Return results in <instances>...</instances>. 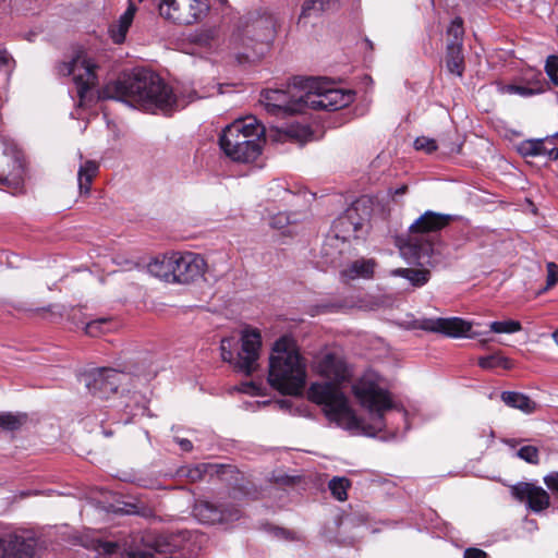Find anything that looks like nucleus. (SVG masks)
<instances>
[{"mask_svg": "<svg viewBox=\"0 0 558 558\" xmlns=\"http://www.w3.org/2000/svg\"><path fill=\"white\" fill-rule=\"evenodd\" d=\"M314 371L327 383H314L307 391L308 399L323 407L327 418L348 430H361L375 436L386 428V415L402 409L384 387L383 378L375 372H365L352 385V393L369 417V423L357 417L338 385L349 380L351 371L344 359L335 352H325L313 362Z\"/></svg>", "mask_w": 558, "mask_h": 558, "instance_id": "nucleus-1", "label": "nucleus"}, {"mask_svg": "<svg viewBox=\"0 0 558 558\" xmlns=\"http://www.w3.org/2000/svg\"><path fill=\"white\" fill-rule=\"evenodd\" d=\"M104 97L122 100L144 110H160L168 113L183 108V101L173 95L172 89L151 71L138 70L106 86Z\"/></svg>", "mask_w": 558, "mask_h": 558, "instance_id": "nucleus-2", "label": "nucleus"}, {"mask_svg": "<svg viewBox=\"0 0 558 558\" xmlns=\"http://www.w3.org/2000/svg\"><path fill=\"white\" fill-rule=\"evenodd\" d=\"M306 361L295 340L282 336L275 341L268 365V383L283 395H299L306 383Z\"/></svg>", "mask_w": 558, "mask_h": 558, "instance_id": "nucleus-3", "label": "nucleus"}, {"mask_svg": "<svg viewBox=\"0 0 558 558\" xmlns=\"http://www.w3.org/2000/svg\"><path fill=\"white\" fill-rule=\"evenodd\" d=\"M265 128L254 117L239 119L227 125L219 137L220 148L235 162L255 161L262 154Z\"/></svg>", "mask_w": 558, "mask_h": 558, "instance_id": "nucleus-4", "label": "nucleus"}, {"mask_svg": "<svg viewBox=\"0 0 558 558\" xmlns=\"http://www.w3.org/2000/svg\"><path fill=\"white\" fill-rule=\"evenodd\" d=\"M275 33L274 15L263 14L253 20L231 39V49L236 61L242 64L259 60L268 50Z\"/></svg>", "mask_w": 558, "mask_h": 558, "instance_id": "nucleus-5", "label": "nucleus"}, {"mask_svg": "<svg viewBox=\"0 0 558 558\" xmlns=\"http://www.w3.org/2000/svg\"><path fill=\"white\" fill-rule=\"evenodd\" d=\"M451 220L450 215L425 211L410 226L407 242L400 247L402 255L414 259L429 256L436 233L447 227Z\"/></svg>", "mask_w": 558, "mask_h": 558, "instance_id": "nucleus-6", "label": "nucleus"}, {"mask_svg": "<svg viewBox=\"0 0 558 558\" xmlns=\"http://www.w3.org/2000/svg\"><path fill=\"white\" fill-rule=\"evenodd\" d=\"M233 338H223L220 343L221 359L233 365V368L251 376L259 368V357L262 350V335L255 328H245L241 331V349L238 357L234 359L232 352Z\"/></svg>", "mask_w": 558, "mask_h": 558, "instance_id": "nucleus-7", "label": "nucleus"}, {"mask_svg": "<svg viewBox=\"0 0 558 558\" xmlns=\"http://www.w3.org/2000/svg\"><path fill=\"white\" fill-rule=\"evenodd\" d=\"M306 108L336 111L349 106L354 94L351 90H342L327 86L318 78H305Z\"/></svg>", "mask_w": 558, "mask_h": 558, "instance_id": "nucleus-8", "label": "nucleus"}, {"mask_svg": "<svg viewBox=\"0 0 558 558\" xmlns=\"http://www.w3.org/2000/svg\"><path fill=\"white\" fill-rule=\"evenodd\" d=\"M305 78H295L287 89H269L263 98L266 109L276 116H289L302 112L306 108Z\"/></svg>", "mask_w": 558, "mask_h": 558, "instance_id": "nucleus-9", "label": "nucleus"}, {"mask_svg": "<svg viewBox=\"0 0 558 558\" xmlns=\"http://www.w3.org/2000/svg\"><path fill=\"white\" fill-rule=\"evenodd\" d=\"M96 69V62L83 50L75 52L70 61L61 63L58 68L61 75L72 76L80 105L86 101L92 87L97 83Z\"/></svg>", "mask_w": 558, "mask_h": 558, "instance_id": "nucleus-10", "label": "nucleus"}, {"mask_svg": "<svg viewBox=\"0 0 558 558\" xmlns=\"http://www.w3.org/2000/svg\"><path fill=\"white\" fill-rule=\"evenodd\" d=\"M208 11V0H162L159 5L162 17L184 26L203 21Z\"/></svg>", "mask_w": 558, "mask_h": 558, "instance_id": "nucleus-11", "label": "nucleus"}, {"mask_svg": "<svg viewBox=\"0 0 558 558\" xmlns=\"http://www.w3.org/2000/svg\"><path fill=\"white\" fill-rule=\"evenodd\" d=\"M130 380V376L111 367L93 368L83 374L87 390L99 398H108Z\"/></svg>", "mask_w": 558, "mask_h": 558, "instance_id": "nucleus-12", "label": "nucleus"}, {"mask_svg": "<svg viewBox=\"0 0 558 558\" xmlns=\"http://www.w3.org/2000/svg\"><path fill=\"white\" fill-rule=\"evenodd\" d=\"M206 260L193 252H174V283L187 284L203 277Z\"/></svg>", "mask_w": 558, "mask_h": 558, "instance_id": "nucleus-13", "label": "nucleus"}, {"mask_svg": "<svg viewBox=\"0 0 558 558\" xmlns=\"http://www.w3.org/2000/svg\"><path fill=\"white\" fill-rule=\"evenodd\" d=\"M420 328L452 338H476L483 335L482 332H471L472 324L460 317L424 318L420 322Z\"/></svg>", "mask_w": 558, "mask_h": 558, "instance_id": "nucleus-14", "label": "nucleus"}, {"mask_svg": "<svg viewBox=\"0 0 558 558\" xmlns=\"http://www.w3.org/2000/svg\"><path fill=\"white\" fill-rule=\"evenodd\" d=\"M193 515L201 523H228L239 520L241 510L235 506H217L208 500H197L193 507Z\"/></svg>", "mask_w": 558, "mask_h": 558, "instance_id": "nucleus-15", "label": "nucleus"}, {"mask_svg": "<svg viewBox=\"0 0 558 558\" xmlns=\"http://www.w3.org/2000/svg\"><path fill=\"white\" fill-rule=\"evenodd\" d=\"M510 490L517 500L525 502L533 512H542L550 505L549 494L533 483L520 482L512 485Z\"/></svg>", "mask_w": 558, "mask_h": 558, "instance_id": "nucleus-16", "label": "nucleus"}, {"mask_svg": "<svg viewBox=\"0 0 558 558\" xmlns=\"http://www.w3.org/2000/svg\"><path fill=\"white\" fill-rule=\"evenodd\" d=\"M143 543L145 549L129 551L130 558H154L155 554H170L179 547L175 538L168 534L147 533L143 536Z\"/></svg>", "mask_w": 558, "mask_h": 558, "instance_id": "nucleus-17", "label": "nucleus"}, {"mask_svg": "<svg viewBox=\"0 0 558 558\" xmlns=\"http://www.w3.org/2000/svg\"><path fill=\"white\" fill-rule=\"evenodd\" d=\"M362 227L363 219L359 217L357 207H351L335 220L332 225L335 240H342V242H347L351 239H357Z\"/></svg>", "mask_w": 558, "mask_h": 558, "instance_id": "nucleus-18", "label": "nucleus"}, {"mask_svg": "<svg viewBox=\"0 0 558 558\" xmlns=\"http://www.w3.org/2000/svg\"><path fill=\"white\" fill-rule=\"evenodd\" d=\"M147 271L160 280L174 283V252L151 259L147 265Z\"/></svg>", "mask_w": 558, "mask_h": 558, "instance_id": "nucleus-19", "label": "nucleus"}, {"mask_svg": "<svg viewBox=\"0 0 558 558\" xmlns=\"http://www.w3.org/2000/svg\"><path fill=\"white\" fill-rule=\"evenodd\" d=\"M227 471H232V465L229 464H218V463H198L193 466H187L183 469L181 472L184 476H186L191 482H198L204 480L206 475H222Z\"/></svg>", "mask_w": 558, "mask_h": 558, "instance_id": "nucleus-20", "label": "nucleus"}, {"mask_svg": "<svg viewBox=\"0 0 558 558\" xmlns=\"http://www.w3.org/2000/svg\"><path fill=\"white\" fill-rule=\"evenodd\" d=\"M21 168L19 153L13 145L0 141V183L7 181L8 177Z\"/></svg>", "mask_w": 558, "mask_h": 558, "instance_id": "nucleus-21", "label": "nucleus"}, {"mask_svg": "<svg viewBox=\"0 0 558 558\" xmlns=\"http://www.w3.org/2000/svg\"><path fill=\"white\" fill-rule=\"evenodd\" d=\"M376 262L373 258H361L352 262L343 271L342 276L349 280L357 278L371 279L374 276Z\"/></svg>", "mask_w": 558, "mask_h": 558, "instance_id": "nucleus-22", "label": "nucleus"}, {"mask_svg": "<svg viewBox=\"0 0 558 558\" xmlns=\"http://www.w3.org/2000/svg\"><path fill=\"white\" fill-rule=\"evenodd\" d=\"M136 7L130 3L125 12L120 16L119 21L110 26L109 33L116 44H122L126 33L133 22Z\"/></svg>", "mask_w": 558, "mask_h": 558, "instance_id": "nucleus-23", "label": "nucleus"}, {"mask_svg": "<svg viewBox=\"0 0 558 558\" xmlns=\"http://www.w3.org/2000/svg\"><path fill=\"white\" fill-rule=\"evenodd\" d=\"M519 153L524 157L545 156L547 155L550 159L556 160L558 158V149L551 148L546 149L544 140H526L519 145Z\"/></svg>", "mask_w": 558, "mask_h": 558, "instance_id": "nucleus-24", "label": "nucleus"}, {"mask_svg": "<svg viewBox=\"0 0 558 558\" xmlns=\"http://www.w3.org/2000/svg\"><path fill=\"white\" fill-rule=\"evenodd\" d=\"M312 136L310 128L301 124H291L278 130V140L282 142L291 141L303 145Z\"/></svg>", "mask_w": 558, "mask_h": 558, "instance_id": "nucleus-25", "label": "nucleus"}, {"mask_svg": "<svg viewBox=\"0 0 558 558\" xmlns=\"http://www.w3.org/2000/svg\"><path fill=\"white\" fill-rule=\"evenodd\" d=\"M501 400L507 405L518 409L526 414L533 413L536 409V403L527 396L520 392L504 391L501 393Z\"/></svg>", "mask_w": 558, "mask_h": 558, "instance_id": "nucleus-26", "label": "nucleus"}, {"mask_svg": "<svg viewBox=\"0 0 558 558\" xmlns=\"http://www.w3.org/2000/svg\"><path fill=\"white\" fill-rule=\"evenodd\" d=\"M446 66L448 71L457 76H462L464 72V57L462 46L447 44Z\"/></svg>", "mask_w": 558, "mask_h": 558, "instance_id": "nucleus-27", "label": "nucleus"}, {"mask_svg": "<svg viewBox=\"0 0 558 558\" xmlns=\"http://www.w3.org/2000/svg\"><path fill=\"white\" fill-rule=\"evenodd\" d=\"M98 172V165L93 160H87L81 165L77 173L78 189L82 194H88L93 179Z\"/></svg>", "mask_w": 558, "mask_h": 558, "instance_id": "nucleus-28", "label": "nucleus"}, {"mask_svg": "<svg viewBox=\"0 0 558 558\" xmlns=\"http://www.w3.org/2000/svg\"><path fill=\"white\" fill-rule=\"evenodd\" d=\"M391 275L405 278L414 287H422L429 280V270L414 268H397Z\"/></svg>", "mask_w": 558, "mask_h": 558, "instance_id": "nucleus-29", "label": "nucleus"}, {"mask_svg": "<svg viewBox=\"0 0 558 558\" xmlns=\"http://www.w3.org/2000/svg\"><path fill=\"white\" fill-rule=\"evenodd\" d=\"M336 0H305L302 5L300 17H306L315 13L333 9Z\"/></svg>", "mask_w": 558, "mask_h": 558, "instance_id": "nucleus-30", "label": "nucleus"}, {"mask_svg": "<svg viewBox=\"0 0 558 558\" xmlns=\"http://www.w3.org/2000/svg\"><path fill=\"white\" fill-rule=\"evenodd\" d=\"M351 487V482L344 476H335L328 483V488L331 495L339 501L348 499V489Z\"/></svg>", "mask_w": 558, "mask_h": 558, "instance_id": "nucleus-31", "label": "nucleus"}, {"mask_svg": "<svg viewBox=\"0 0 558 558\" xmlns=\"http://www.w3.org/2000/svg\"><path fill=\"white\" fill-rule=\"evenodd\" d=\"M478 365L484 369H494L496 367L508 369L511 367L510 361L498 353L481 356L478 359Z\"/></svg>", "mask_w": 558, "mask_h": 558, "instance_id": "nucleus-32", "label": "nucleus"}, {"mask_svg": "<svg viewBox=\"0 0 558 558\" xmlns=\"http://www.w3.org/2000/svg\"><path fill=\"white\" fill-rule=\"evenodd\" d=\"M112 324L107 318H98L85 325V333L90 337H99L102 333L110 331Z\"/></svg>", "mask_w": 558, "mask_h": 558, "instance_id": "nucleus-33", "label": "nucleus"}, {"mask_svg": "<svg viewBox=\"0 0 558 558\" xmlns=\"http://www.w3.org/2000/svg\"><path fill=\"white\" fill-rule=\"evenodd\" d=\"M463 22L460 17H456L449 25L447 29L448 43L447 44H456L457 46H462L463 43Z\"/></svg>", "mask_w": 558, "mask_h": 558, "instance_id": "nucleus-34", "label": "nucleus"}, {"mask_svg": "<svg viewBox=\"0 0 558 558\" xmlns=\"http://www.w3.org/2000/svg\"><path fill=\"white\" fill-rule=\"evenodd\" d=\"M490 331L495 333H514L522 329L521 323L518 320L492 322L489 324Z\"/></svg>", "mask_w": 558, "mask_h": 558, "instance_id": "nucleus-35", "label": "nucleus"}, {"mask_svg": "<svg viewBox=\"0 0 558 558\" xmlns=\"http://www.w3.org/2000/svg\"><path fill=\"white\" fill-rule=\"evenodd\" d=\"M33 548L31 545L21 544L16 553L9 551L0 538V558H32Z\"/></svg>", "mask_w": 558, "mask_h": 558, "instance_id": "nucleus-36", "label": "nucleus"}, {"mask_svg": "<svg viewBox=\"0 0 558 558\" xmlns=\"http://www.w3.org/2000/svg\"><path fill=\"white\" fill-rule=\"evenodd\" d=\"M517 456L531 464H537L539 461L538 449L530 445L521 447L518 450Z\"/></svg>", "mask_w": 558, "mask_h": 558, "instance_id": "nucleus-37", "label": "nucleus"}, {"mask_svg": "<svg viewBox=\"0 0 558 558\" xmlns=\"http://www.w3.org/2000/svg\"><path fill=\"white\" fill-rule=\"evenodd\" d=\"M23 422V417L11 413L0 414V426L8 430L17 429Z\"/></svg>", "mask_w": 558, "mask_h": 558, "instance_id": "nucleus-38", "label": "nucleus"}, {"mask_svg": "<svg viewBox=\"0 0 558 558\" xmlns=\"http://www.w3.org/2000/svg\"><path fill=\"white\" fill-rule=\"evenodd\" d=\"M414 147L416 150H423L430 154L438 148V145L434 138L420 136L414 141Z\"/></svg>", "mask_w": 558, "mask_h": 558, "instance_id": "nucleus-39", "label": "nucleus"}, {"mask_svg": "<svg viewBox=\"0 0 558 558\" xmlns=\"http://www.w3.org/2000/svg\"><path fill=\"white\" fill-rule=\"evenodd\" d=\"M501 92L505 93V94H515V95H519L521 97H530V96H533L536 93L531 87L522 86V85H514V84L505 85L501 88Z\"/></svg>", "mask_w": 558, "mask_h": 558, "instance_id": "nucleus-40", "label": "nucleus"}, {"mask_svg": "<svg viewBox=\"0 0 558 558\" xmlns=\"http://www.w3.org/2000/svg\"><path fill=\"white\" fill-rule=\"evenodd\" d=\"M546 268H547L546 289H549L558 282V265L553 262H549V263H547Z\"/></svg>", "mask_w": 558, "mask_h": 558, "instance_id": "nucleus-41", "label": "nucleus"}, {"mask_svg": "<svg viewBox=\"0 0 558 558\" xmlns=\"http://www.w3.org/2000/svg\"><path fill=\"white\" fill-rule=\"evenodd\" d=\"M546 72L548 76L555 82L558 83L557 72H558V57L549 56L546 60L545 64Z\"/></svg>", "mask_w": 558, "mask_h": 558, "instance_id": "nucleus-42", "label": "nucleus"}, {"mask_svg": "<svg viewBox=\"0 0 558 558\" xmlns=\"http://www.w3.org/2000/svg\"><path fill=\"white\" fill-rule=\"evenodd\" d=\"M544 483L555 495H558V472H550L544 476Z\"/></svg>", "mask_w": 558, "mask_h": 558, "instance_id": "nucleus-43", "label": "nucleus"}, {"mask_svg": "<svg viewBox=\"0 0 558 558\" xmlns=\"http://www.w3.org/2000/svg\"><path fill=\"white\" fill-rule=\"evenodd\" d=\"M464 558H487V554L480 548H468L464 551Z\"/></svg>", "mask_w": 558, "mask_h": 558, "instance_id": "nucleus-44", "label": "nucleus"}, {"mask_svg": "<svg viewBox=\"0 0 558 558\" xmlns=\"http://www.w3.org/2000/svg\"><path fill=\"white\" fill-rule=\"evenodd\" d=\"M287 222L288 218L283 214H279L278 216L272 218L271 226L274 228H282Z\"/></svg>", "mask_w": 558, "mask_h": 558, "instance_id": "nucleus-45", "label": "nucleus"}, {"mask_svg": "<svg viewBox=\"0 0 558 558\" xmlns=\"http://www.w3.org/2000/svg\"><path fill=\"white\" fill-rule=\"evenodd\" d=\"M440 146L444 148L446 153L453 154L460 151V145L451 144L449 145L445 140L440 141Z\"/></svg>", "mask_w": 558, "mask_h": 558, "instance_id": "nucleus-46", "label": "nucleus"}, {"mask_svg": "<svg viewBox=\"0 0 558 558\" xmlns=\"http://www.w3.org/2000/svg\"><path fill=\"white\" fill-rule=\"evenodd\" d=\"M177 442L180 446V448L184 451H191L193 448L191 440L186 438H177Z\"/></svg>", "mask_w": 558, "mask_h": 558, "instance_id": "nucleus-47", "label": "nucleus"}, {"mask_svg": "<svg viewBox=\"0 0 558 558\" xmlns=\"http://www.w3.org/2000/svg\"><path fill=\"white\" fill-rule=\"evenodd\" d=\"M100 547H101V550L105 554L111 555V554H113L116 551L117 545L114 543H111V542H106V543H102L100 545Z\"/></svg>", "mask_w": 558, "mask_h": 558, "instance_id": "nucleus-48", "label": "nucleus"}, {"mask_svg": "<svg viewBox=\"0 0 558 558\" xmlns=\"http://www.w3.org/2000/svg\"><path fill=\"white\" fill-rule=\"evenodd\" d=\"M11 60L10 54L7 52V50L0 49V69L3 66H7Z\"/></svg>", "mask_w": 558, "mask_h": 558, "instance_id": "nucleus-49", "label": "nucleus"}, {"mask_svg": "<svg viewBox=\"0 0 558 558\" xmlns=\"http://www.w3.org/2000/svg\"><path fill=\"white\" fill-rule=\"evenodd\" d=\"M255 389V385L253 383H247L243 385V388L241 389L243 392H251Z\"/></svg>", "mask_w": 558, "mask_h": 558, "instance_id": "nucleus-50", "label": "nucleus"}, {"mask_svg": "<svg viewBox=\"0 0 558 558\" xmlns=\"http://www.w3.org/2000/svg\"><path fill=\"white\" fill-rule=\"evenodd\" d=\"M408 190L407 185H402L399 189L395 190L393 195H403Z\"/></svg>", "mask_w": 558, "mask_h": 558, "instance_id": "nucleus-51", "label": "nucleus"}, {"mask_svg": "<svg viewBox=\"0 0 558 558\" xmlns=\"http://www.w3.org/2000/svg\"><path fill=\"white\" fill-rule=\"evenodd\" d=\"M328 246H331V244H325V245H324V248H323V250H324V253H325L326 255H328V254H329V253H328Z\"/></svg>", "mask_w": 558, "mask_h": 558, "instance_id": "nucleus-52", "label": "nucleus"}, {"mask_svg": "<svg viewBox=\"0 0 558 558\" xmlns=\"http://www.w3.org/2000/svg\"><path fill=\"white\" fill-rule=\"evenodd\" d=\"M554 339H555V342L558 345V331L554 332Z\"/></svg>", "mask_w": 558, "mask_h": 558, "instance_id": "nucleus-53", "label": "nucleus"}, {"mask_svg": "<svg viewBox=\"0 0 558 558\" xmlns=\"http://www.w3.org/2000/svg\"><path fill=\"white\" fill-rule=\"evenodd\" d=\"M149 514H150V510H147V511L142 512V515H143V517H147V515H149Z\"/></svg>", "mask_w": 558, "mask_h": 558, "instance_id": "nucleus-54", "label": "nucleus"}, {"mask_svg": "<svg viewBox=\"0 0 558 558\" xmlns=\"http://www.w3.org/2000/svg\"><path fill=\"white\" fill-rule=\"evenodd\" d=\"M475 1H476V2H478V3H486V2H488L489 0H475Z\"/></svg>", "mask_w": 558, "mask_h": 558, "instance_id": "nucleus-55", "label": "nucleus"}, {"mask_svg": "<svg viewBox=\"0 0 558 558\" xmlns=\"http://www.w3.org/2000/svg\"><path fill=\"white\" fill-rule=\"evenodd\" d=\"M279 532L286 536L287 532H284L283 530H279Z\"/></svg>", "mask_w": 558, "mask_h": 558, "instance_id": "nucleus-56", "label": "nucleus"}]
</instances>
